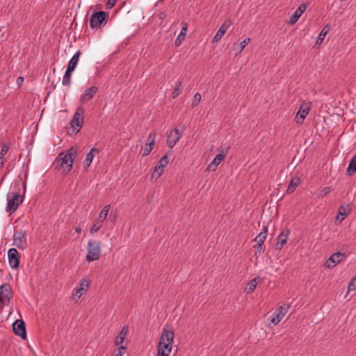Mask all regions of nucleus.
Listing matches in <instances>:
<instances>
[{
  "label": "nucleus",
  "mask_w": 356,
  "mask_h": 356,
  "mask_svg": "<svg viewBox=\"0 0 356 356\" xmlns=\"http://www.w3.org/2000/svg\"><path fill=\"white\" fill-rule=\"evenodd\" d=\"M77 155V149L72 147L66 152H62L57 156L54 165L58 170L63 173L69 172L72 168L74 159Z\"/></svg>",
  "instance_id": "f257e3e1"
},
{
  "label": "nucleus",
  "mask_w": 356,
  "mask_h": 356,
  "mask_svg": "<svg viewBox=\"0 0 356 356\" xmlns=\"http://www.w3.org/2000/svg\"><path fill=\"white\" fill-rule=\"evenodd\" d=\"M173 340L174 332L172 330L164 328L162 331L157 349L171 352Z\"/></svg>",
  "instance_id": "f03ea898"
},
{
  "label": "nucleus",
  "mask_w": 356,
  "mask_h": 356,
  "mask_svg": "<svg viewBox=\"0 0 356 356\" xmlns=\"http://www.w3.org/2000/svg\"><path fill=\"white\" fill-rule=\"evenodd\" d=\"M24 197L19 192H9L6 195V211L10 213L15 212L23 202Z\"/></svg>",
  "instance_id": "7ed1b4c3"
},
{
  "label": "nucleus",
  "mask_w": 356,
  "mask_h": 356,
  "mask_svg": "<svg viewBox=\"0 0 356 356\" xmlns=\"http://www.w3.org/2000/svg\"><path fill=\"white\" fill-rule=\"evenodd\" d=\"M100 245L99 241L91 240L88 241L87 245L88 254L86 257L88 261H94L99 258L101 254Z\"/></svg>",
  "instance_id": "20e7f679"
},
{
  "label": "nucleus",
  "mask_w": 356,
  "mask_h": 356,
  "mask_svg": "<svg viewBox=\"0 0 356 356\" xmlns=\"http://www.w3.org/2000/svg\"><path fill=\"white\" fill-rule=\"evenodd\" d=\"M229 147H225L224 148H218V153L215 156L213 160L208 165L207 168V171H215L218 166V165L225 160L228 152H229Z\"/></svg>",
  "instance_id": "39448f33"
},
{
  "label": "nucleus",
  "mask_w": 356,
  "mask_h": 356,
  "mask_svg": "<svg viewBox=\"0 0 356 356\" xmlns=\"http://www.w3.org/2000/svg\"><path fill=\"white\" fill-rule=\"evenodd\" d=\"M13 245L19 249L25 250L28 246L27 233L24 230H15L13 233Z\"/></svg>",
  "instance_id": "423d86ee"
},
{
  "label": "nucleus",
  "mask_w": 356,
  "mask_h": 356,
  "mask_svg": "<svg viewBox=\"0 0 356 356\" xmlns=\"http://www.w3.org/2000/svg\"><path fill=\"white\" fill-rule=\"evenodd\" d=\"M84 110L83 108H78L74 114L70 122L71 127L75 134H77L81 129L83 124Z\"/></svg>",
  "instance_id": "0eeeda50"
},
{
  "label": "nucleus",
  "mask_w": 356,
  "mask_h": 356,
  "mask_svg": "<svg viewBox=\"0 0 356 356\" xmlns=\"http://www.w3.org/2000/svg\"><path fill=\"white\" fill-rule=\"evenodd\" d=\"M108 14L104 11L95 12L90 19V26L92 29L99 28L102 24L106 20Z\"/></svg>",
  "instance_id": "6e6552de"
},
{
  "label": "nucleus",
  "mask_w": 356,
  "mask_h": 356,
  "mask_svg": "<svg viewBox=\"0 0 356 356\" xmlns=\"http://www.w3.org/2000/svg\"><path fill=\"white\" fill-rule=\"evenodd\" d=\"M13 297L12 288L8 284H3L0 286V302L8 305Z\"/></svg>",
  "instance_id": "1a4fd4ad"
},
{
  "label": "nucleus",
  "mask_w": 356,
  "mask_h": 356,
  "mask_svg": "<svg viewBox=\"0 0 356 356\" xmlns=\"http://www.w3.org/2000/svg\"><path fill=\"white\" fill-rule=\"evenodd\" d=\"M311 108L310 102H303L300 106L299 110L295 117V121L297 124H301L304 122L306 116L308 115Z\"/></svg>",
  "instance_id": "9d476101"
},
{
  "label": "nucleus",
  "mask_w": 356,
  "mask_h": 356,
  "mask_svg": "<svg viewBox=\"0 0 356 356\" xmlns=\"http://www.w3.org/2000/svg\"><path fill=\"white\" fill-rule=\"evenodd\" d=\"M289 307V305L279 307L270 317V323L274 325H277L286 314Z\"/></svg>",
  "instance_id": "9b49d317"
},
{
  "label": "nucleus",
  "mask_w": 356,
  "mask_h": 356,
  "mask_svg": "<svg viewBox=\"0 0 356 356\" xmlns=\"http://www.w3.org/2000/svg\"><path fill=\"white\" fill-rule=\"evenodd\" d=\"M8 262L12 268L16 269L19 265L20 256L15 248H10L8 251Z\"/></svg>",
  "instance_id": "f8f14e48"
},
{
  "label": "nucleus",
  "mask_w": 356,
  "mask_h": 356,
  "mask_svg": "<svg viewBox=\"0 0 356 356\" xmlns=\"http://www.w3.org/2000/svg\"><path fill=\"white\" fill-rule=\"evenodd\" d=\"M182 136V133L177 128L171 130L167 136V145L168 147L172 148Z\"/></svg>",
  "instance_id": "ddd939ff"
},
{
  "label": "nucleus",
  "mask_w": 356,
  "mask_h": 356,
  "mask_svg": "<svg viewBox=\"0 0 356 356\" xmlns=\"http://www.w3.org/2000/svg\"><path fill=\"white\" fill-rule=\"evenodd\" d=\"M13 327L15 334L19 336L24 340L26 339L25 323L22 320H16L13 323Z\"/></svg>",
  "instance_id": "4468645a"
},
{
  "label": "nucleus",
  "mask_w": 356,
  "mask_h": 356,
  "mask_svg": "<svg viewBox=\"0 0 356 356\" xmlns=\"http://www.w3.org/2000/svg\"><path fill=\"white\" fill-rule=\"evenodd\" d=\"M89 287V282L83 279L79 282V286L74 289V298L79 299L88 290Z\"/></svg>",
  "instance_id": "2eb2a0df"
},
{
  "label": "nucleus",
  "mask_w": 356,
  "mask_h": 356,
  "mask_svg": "<svg viewBox=\"0 0 356 356\" xmlns=\"http://www.w3.org/2000/svg\"><path fill=\"white\" fill-rule=\"evenodd\" d=\"M344 257V254L340 252L334 253L326 261L325 266L329 268H332L336 266L337 264L341 261Z\"/></svg>",
  "instance_id": "dca6fc26"
},
{
  "label": "nucleus",
  "mask_w": 356,
  "mask_h": 356,
  "mask_svg": "<svg viewBox=\"0 0 356 356\" xmlns=\"http://www.w3.org/2000/svg\"><path fill=\"white\" fill-rule=\"evenodd\" d=\"M97 91L98 88L96 86H92L86 89L81 96L80 102L83 104L89 102L93 98Z\"/></svg>",
  "instance_id": "f3484780"
},
{
  "label": "nucleus",
  "mask_w": 356,
  "mask_h": 356,
  "mask_svg": "<svg viewBox=\"0 0 356 356\" xmlns=\"http://www.w3.org/2000/svg\"><path fill=\"white\" fill-rule=\"evenodd\" d=\"M261 281V278L260 277H256L252 280H250L245 286L244 291L246 293H252L255 288L257 287V284Z\"/></svg>",
  "instance_id": "a211bd4d"
},
{
  "label": "nucleus",
  "mask_w": 356,
  "mask_h": 356,
  "mask_svg": "<svg viewBox=\"0 0 356 356\" xmlns=\"http://www.w3.org/2000/svg\"><path fill=\"white\" fill-rule=\"evenodd\" d=\"M99 152V149L95 147L90 149V152L86 154V159L84 161V168L88 169L95 156V154H98Z\"/></svg>",
  "instance_id": "6ab92c4d"
},
{
  "label": "nucleus",
  "mask_w": 356,
  "mask_h": 356,
  "mask_svg": "<svg viewBox=\"0 0 356 356\" xmlns=\"http://www.w3.org/2000/svg\"><path fill=\"white\" fill-rule=\"evenodd\" d=\"M289 234V230L285 229L283 230L280 235L277 237V248L281 249L284 245L286 243L288 235Z\"/></svg>",
  "instance_id": "aec40b11"
},
{
  "label": "nucleus",
  "mask_w": 356,
  "mask_h": 356,
  "mask_svg": "<svg viewBox=\"0 0 356 356\" xmlns=\"http://www.w3.org/2000/svg\"><path fill=\"white\" fill-rule=\"evenodd\" d=\"M181 24H182V27H181V31L175 41V44L176 47H178L181 44V43L185 39V37L186 35L188 25L186 22H182Z\"/></svg>",
  "instance_id": "412c9836"
},
{
  "label": "nucleus",
  "mask_w": 356,
  "mask_h": 356,
  "mask_svg": "<svg viewBox=\"0 0 356 356\" xmlns=\"http://www.w3.org/2000/svg\"><path fill=\"white\" fill-rule=\"evenodd\" d=\"M81 53L80 51H77L72 57L68 63L67 70H68V72H73L78 63L79 57L81 56Z\"/></svg>",
  "instance_id": "4be33fe9"
},
{
  "label": "nucleus",
  "mask_w": 356,
  "mask_h": 356,
  "mask_svg": "<svg viewBox=\"0 0 356 356\" xmlns=\"http://www.w3.org/2000/svg\"><path fill=\"white\" fill-rule=\"evenodd\" d=\"M127 333L128 327H123L120 333L118 334V335L117 336V337L115 338V345L117 346L121 345L124 342Z\"/></svg>",
  "instance_id": "5701e85b"
},
{
  "label": "nucleus",
  "mask_w": 356,
  "mask_h": 356,
  "mask_svg": "<svg viewBox=\"0 0 356 356\" xmlns=\"http://www.w3.org/2000/svg\"><path fill=\"white\" fill-rule=\"evenodd\" d=\"M356 172V154L354 155L349 163L348 167L346 170V174L348 176L353 175Z\"/></svg>",
  "instance_id": "b1692460"
},
{
  "label": "nucleus",
  "mask_w": 356,
  "mask_h": 356,
  "mask_svg": "<svg viewBox=\"0 0 356 356\" xmlns=\"http://www.w3.org/2000/svg\"><path fill=\"white\" fill-rule=\"evenodd\" d=\"M300 179L299 177H293L292 178V179L291 180L288 187H287V189H286V193H293L295 189L296 188V187L300 184Z\"/></svg>",
  "instance_id": "393cba45"
},
{
  "label": "nucleus",
  "mask_w": 356,
  "mask_h": 356,
  "mask_svg": "<svg viewBox=\"0 0 356 356\" xmlns=\"http://www.w3.org/2000/svg\"><path fill=\"white\" fill-rule=\"evenodd\" d=\"M268 229L266 227H264L263 230L256 236L254 241L259 245H262L267 237Z\"/></svg>",
  "instance_id": "a878e982"
},
{
  "label": "nucleus",
  "mask_w": 356,
  "mask_h": 356,
  "mask_svg": "<svg viewBox=\"0 0 356 356\" xmlns=\"http://www.w3.org/2000/svg\"><path fill=\"white\" fill-rule=\"evenodd\" d=\"M104 220H103L102 219L99 218V217L95 219L93 222V224H92V226L91 227V229H90V233L92 234H93L94 233L97 232V231L99 230V229L102 227V224H103V222Z\"/></svg>",
  "instance_id": "bb28decb"
},
{
  "label": "nucleus",
  "mask_w": 356,
  "mask_h": 356,
  "mask_svg": "<svg viewBox=\"0 0 356 356\" xmlns=\"http://www.w3.org/2000/svg\"><path fill=\"white\" fill-rule=\"evenodd\" d=\"M349 205H341L339 208V215L342 216L340 219V222H342L344 220V218L348 216V214L349 213Z\"/></svg>",
  "instance_id": "cd10ccee"
},
{
  "label": "nucleus",
  "mask_w": 356,
  "mask_h": 356,
  "mask_svg": "<svg viewBox=\"0 0 356 356\" xmlns=\"http://www.w3.org/2000/svg\"><path fill=\"white\" fill-rule=\"evenodd\" d=\"M330 31V27L328 25L325 26L322 30L321 31L320 33L318 34V39L316 41L317 44H321L323 40L325 39V35L327 34V33Z\"/></svg>",
  "instance_id": "c85d7f7f"
},
{
  "label": "nucleus",
  "mask_w": 356,
  "mask_h": 356,
  "mask_svg": "<svg viewBox=\"0 0 356 356\" xmlns=\"http://www.w3.org/2000/svg\"><path fill=\"white\" fill-rule=\"evenodd\" d=\"M164 168L160 167L157 164L154 166L153 172L151 174V179H156L159 178L161 174L163 172Z\"/></svg>",
  "instance_id": "c756f323"
},
{
  "label": "nucleus",
  "mask_w": 356,
  "mask_h": 356,
  "mask_svg": "<svg viewBox=\"0 0 356 356\" xmlns=\"http://www.w3.org/2000/svg\"><path fill=\"white\" fill-rule=\"evenodd\" d=\"M181 84H182V81L181 79H178L176 81V87L175 88V89L173 90V91L172 92V97L173 99H175L181 93Z\"/></svg>",
  "instance_id": "7c9ffc66"
},
{
  "label": "nucleus",
  "mask_w": 356,
  "mask_h": 356,
  "mask_svg": "<svg viewBox=\"0 0 356 356\" xmlns=\"http://www.w3.org/2000/svg\"><path fill=\"white\" fill-rule=\"evenodd\" d=\"M72 72H68V70H66L65 73L63 77L62 83L65 86H70L71 84V74Z\"/></svg>",
  "instance_id": "2f4dec72"
},
{
  "label": "nucleus",
  "mask_w": 356,
  "mask_h": 356,
  "mask_svg": "<svg viewBox=\"0 0 356 356\" xmlns=\"http://www.w3.org/2000/svg\"><path fill=\"white\" fill-rule=\"evenodd\" d=\"M110 209H111V206L110 204H106L105 205L102 210L101 211L99 215V218L102 219L103 220H105L107 218V216H108V213L110 211Z\"/></svg>",
  "instance_id": "473e14b6"
},
{
  "label": "nucleus",
  "mask_w": 356,
  "mask_h": 356,
  "mask_svg": "<svg viewBox=\"0 0 356 356\" xmlns=\"http://www.w3.org/2000/svg\"><path fill=\"white\" fill-rule=\"evenodd\" d=\"M153 146L154 144L152 141H149V143H147L143 150V156H146L149 155L153 149Z\"/></svg>",
  "instance_id": "72a5a7b5"
},
{
  "label": "nucleus",
  "mask_w": 356,
  "mask_h": 356,
  "mask_svg": "<svg viewBox=\"0 0 356 356\" xmlns=\"http://www.w3.org/2000/svg\"><path fill=\"white\" fill-rule=\"evenodd\" d=\"M301 15L302 14L296 10L293 14L289 18V23L290 24H296Z\"/></svg>",
  "instance_id": "f704fd0d"
},
{
  "label": "nucleus",
  "mask_w": 356,
  "mask_h": 356,
  "mask_svg": "<svg viewBox=\"0 0 356 356\" xmlns=\"http://www.w3.org/2000/svg\"><path fill=\"white\" fill-rule=\"evenodd\" d=\"M225 33V32L224 31V29L222 30V29H221L220 28H219L218 31H217V33H216L213 38V42H216L219 41L222 38Z\"/></svg>",
  "instance_id": "c9c22d12"
},
{
  "label": "nucleus",
  "mask_w": 356,
  "mask_h": 356,
  "mask_svg": "<svg viewBox=\"0 0 356 356\" xmlns=\"http://www.w3.org/2000/svg\"><path fill=\"white\" fill-rule=\"evenodd\" d=\"M168 164V156L167 155H163L161 159L159 161L157 165H159L160 167L163 168H165V167L167 166V165Z\"/></svg>",
  "instance_id": "e433bc0d"
},
{
  "label": "nucleus",
  "mask_w": 356,
  "mask_h": 356,
  "mask_svg": "<svg viewBox=\"0 0 356 356\" xmlns=\"http://www.w3.org/2000/svg\"><path fill=\"white\" fill-rule=\"evenodd\" d=\"M356 290V277H354L351 279L350 281L348 286V291L347 293H348L351 291Z\"/></svg>",
  "instance_id": "4c0bfd02"
},
{
  "label": "nucleus",
  "mask_w": 356,
  "mask_h": 356,
  "mask_svg": "<svg viewBox=\"0 0 356 356\" xmlns=\"http://www.w3.org/2000/svg\"><path fill=\"white\" fill-rule=\"evenodd\" d=\"M201 95L200 93H195L194 97H193V100L192 102V106H197L200 101H201Z\"/></svg>",
  "instance_id": "58836bf2"
},
{
  "label": "nucleus",
  "mask_w": 356,
  "mask_h": 356,
  "mask_svg": "<svg viewBox=\"0 0 356 356\" xmlns=\"http://www.w3.org/2000/svg\"><path fill=\"white\" fill-rule=\"evenodd\" d=\"M331 191H332V189L330 187H329V186L324 187L321 190L319 195L321 197H325L327 194H329L331 192Z\"/></svg>",
  "instance_id": "ea45409f"
},
{
  "label": "nucleus",
  "mask_w": 356,
  "mask_h": 356,
  "mask_svg": "<svg viewBox=\"0 0 356 356\" xmlns=\"http://www.w3.org/2000/svg\"><path fill=\"white\" fill-rule=\"evenodd\" d=\"M250 39L249 38H247L244 39L243 41L240 43V51H241L250 42Z\"/></svg>",
  "instance_id": "a19ab883"
},
{
  "label": "nucleus",
  "mask_w": 356,
  "mask_h": 356,
  "mask_svg": "<svg viewBox=\"0 0 356 356\" xmlns=\"http://www.w3.org/2000/svg\"><path fill=\"white\" fill-rule=\"evenodd\" d=\"M8 149L9 146L7 144H3L0 152L1 156L3 157L4 155L8 152Z\"/></svg>",
  "instance_id": "79ce46f5"
},
{
  "label": "nucleus",
  "mask_w": 356,
  "mask_h": 356,
  "mask_svg": "<svg viewBox=\"0 0 356 356\" xmlns=\"http://www.w3.org/2000/svg\"><path fill=\"white\" fill-rule=\"evenodd\" d=\"M156 137V133L155 131H152V132L149 133V136H148V142L149 143V141H152L153 144H154V142H155V138Z\"/></svg>",
  "instance_id": "37998d69"
},
{
  "label": "nucleus",
  "mask_w": 356,
  "mask_h": 356,
  "mask_svg": "<svg viewBox=\"0 0 356 356\" xmlns=\"http://www.w3.org/2000/svg\"><path fill=\"white\" fill-rule=\"evenodd\" d=\"M170 351L157 349L156 356H169Z\"/></svg>",
  "instance_id": "c03bdc74"
},
{
  "label": "nucleus",
  "mask_w": 356,
  "mask_h": 356,
  "mask_svg": "<svg viewBox=\"0 0 356 356\" xmlns=\"http://www.w3.org/2000/svg\"><path fill=\"white\" fill-rule=\"evenodd\" d=\"M126 348V346L121 345L118 348V353L115 356H122Z\"/></svg>",
  "instance_id": "a18cd8bd"
},
{
  "label": "nucleus",
  "mask_w": 356,
  "mask_h": 356,
  "mask_svg": "<svg viewBox=\"0 0 356 356\" xmlns=\"http://www.w3.org/2000/svg\"><path fill=\"white\" fill-rule=\"evenodd\" d=\"M307 9V5L305 3H301L298 8L296 9L297 11L300 13L302 15V13L306 10Z\"/></svg>",
  "instance_id": "49530a36"
},
{
  "label": "nucleus",
  "mask_w": 356,
  "mask_h": 356,
  "mask_svg": "<svg viewBox=\"0 0 356 356\" xmlns=\"http://www.w3.org/2000/svg\"><path fill=\"white\" fill-rule=\"evenodd\" d=\"M229 24H230L229 22H225L222 24V26L220 28L221 29H222V30L224 29V31L226 32Z\"/></svg>",
  "instance_id": "de8ad7c7"
},
{
  "label": "nucleus",
  "mask_w": 356,
  "mask_h": 356,
  "mask_svg": "<svg viewBox=\"0 0 356 356\" xmlns=\"http://www.w3.org/2000/svg\"><path fill=\"white\" fill-rule=\"evenodd\" d=\"M116 3V0H108L106 4L108 8H111Z\"/></svg>",
  "instance_id": "09e8293b"
},
{
  "label": "nucleus",
  "mask_w": 356,
  "mask_h": 356,
  "mask_svg": "<svg viewBox=\"0 0 356 356\" xmlns=\"http://www.w3.org/2000/svg\"><path fill=\"white\" fill-rule=\"evenodd\" d=\"M261 247L262 245H259V244L257 245L255 254H259L261 252Z\"/></svg>",
  "instance_id": "8fccbe9b"
},
{
  "label": "nucleus",
  "mask_w": 356,
  "mask_h": 356,
  "mask_svg": "<svg viewBox=\"0 0 356 356\" xmlns=\"http://www.w3.org/2000/svg\"><path fill=\"white\" fill-rule=\"evenodd\" d=\"M23 81H24V78H23L22 76H19V77H18V78H17V83L19 85L22 84V83H23Z\"/></svg>",
  "instance_id": "3c124183"
},
{
  "label": "nucleus",
  "mask_w": 356,
  "mask_h": 356,
  "mask_svg": "<svg viewBox=\"0 0 356 356\" xmlns=\"http://www.w3.org/2000/svg\"><path fill=\"white\" fill-rule=\"evenodd\" d=\"M4 163V158L3 156H0V168L3 165Z\"/></svg>",
  "instance_id": "603ef678"
},
{
  "label": "nucleus",
  "mask_w": 356,
  "mask_h": 356,
  "mask_svg": "<svg viewBox=\"0 0 356 356\" xmlns=\"http://www.w3.org/2000/svg\"><path fill=\"white\" fill-rule=\"evenodd\" d=\"M81 230H82V229H81V227H76L75 228V232H76V233H78V234H81Z\"/></svg>",
  "instance_id": "864d4df0"
},
{
  "label": "nucleus",
  "mask_w": 356,
  "mask_h": 356,
  "mask_svg": "<svg viewBox=\"0 0 356 356\" xmlns=\"http://www.w3.org/2000/svg\"><path fill=\"white\" fill-rule=\"evenodd\" d=\"M340 219H341V217H339V216H337V220H339L340 221Z\"/></svg>",
  "instance_id": "5fc2aeb1"
}]
</instances>
